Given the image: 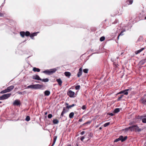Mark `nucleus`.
I'll use <instances>...</instances> for the list:
<instances>
[{"mask_svg":"<svg viewBox=\"0 0 146 146\" xmlns=\"http://www.w3.org/2000/svg\"><path fill=\"white\" fill-rule=\"evenodd\" d=\"M142 103L144 104H146V99H142Z\"/></svg>","mask_w":146,"mask_h":146,"instance_id":"58836bf2","label":"nucleus"},{"mask_svg":"<svg viewBox=\"0 0 146 146\" xmlns=\"http://www.w3.org/2000/svg\"><path fill=\"white\" fill-rule=\"evenodd\" d=\"M65 104H66V105H68V104L67 103H65Z\"/></svg>","mask_w":146,"mask_h":146,"instance_id":"4d7b16f0","label":"nucleus"},{"mask_svg":"<svg viewBox=\"0 0 146 146\" xmlns=\"http://www.w3.org/2000/svg\"><path fill=\"white\" fill-rule=\"evenodd\" d=\"M80 86L79 85L75 87V89L76 90H78L80 88Z\"/></svg>","mask_w":146,"mask_h":146,"instance_id":"79ce46f5","label":"nucleus"},{"mask_svg":"<svg viewBox=\"0 0 146 146\" xmlns=\"http://www.w3.org/2000/svg\"><path fill=\"white\" fill-rule=\"evenodd\" d=\"M52 117V115L51 114H50L48 115V117L49 118H51Z\"/></svg>","mask_w":146,"mask_h":146,"instance_id":"37998d69","label":"nucleus"},{"mask_svg":"<svg viewBox=\"0 0 146 146\" xmlns=\"http://www.w3.org/2000/svg\"><path fill=\"white\" fill-rule=\"evenodd\" d=\"M92 135L93 134L91 133H88L87 135H86V138L88 139L87 140H88L92 138Z\"/></svg>","mask_w":146,"mask_h":146,"instance_id":"9b49d317","label":"nucleus"},{"mask_svg":"<svg viewBox=\"0 0 146 146\" xmlns=\"http://www.w3.org/2000/svg\"><path fill=\"white\" fill-rule=\"evenodd\" d=\"M40 80L42 81V82H47L48 81L49 79L48 78H45V79H41V80Z\"/></svg>","mask_w":146,"mask_h":146,"instance_id":"393cba45","label":"nucleus"},{"mask_svg":"<svg viewBox=\"0 0 146 146\" xmlns=\"http://www.w3.org/2000/svg\"><path fill=\"white\" fill-rule=\"evenodd\" d=\"M83 110H84L86 109V106L85 105L82 106L81 108Z\"/></svg>","mask_w":146,"mask_h":146,"instance_id":"a19ab883","label":"nucleus"},{"mask_svg":"<svg viewBox=\"0 0 146 146\" xmlns=\"http://www.w3.org/2000/svg\"><path fill=\"white\" fill-rule=\"evenodd\" d=\"M82 119H80L78 120L79 122H82Z\"/></svg>","mask_w":146,"mask_h":146,"instance_id":"8fccbe9b","label":"nucleus"},{"mask_svg":"<svg viewBox=\"0 0 146 146\" xmlns=\"http://www.w3.org/2000/svg\"><path fill=\"white\" fill-rule=\"evenodd\" d=\"M56 81L58 82L59 86H61L62 85V82L60 78L56 79Z\"/></svg>","mask_w":146,"mask_h":146,"instance_id":"dca6fc26","label":"nucleus"},{"mask_svg":"<svg viewBox=\"0 0 146 146\" xmlns=\"http://www.w3.org/2000/svg\"><path fill=\"white\" fill-rule=\"evenodd\" d=\"M144 49V48H141V49L137 50V51H135V53L136 54H137L139 53H140V52H141V51H142Z\"/></svg>","mask_w":146,"mask_h":146,"instance_id":"a211bd4d","label":"nucleus"},{"mask_svg":"<svg viewBox=\"0 0 146 146\" xmlns=\"http://www.w3.org/2000/svg\"><path fill=\"white\" fill-rule=\"evenodd\" d=\"M102 129V127H100L99 128V129H100V130H101Z\"/></svg>","mask_w":146,"mask_h":146,"instance_id":"6e6d98bb","label":"nucleus"},{"mask_svg":"<svg viewBox=\"0 0 146 146\" xmlns=\"http://www.w3.org/2000/svg\"><path fill=\"white\" fill-rule=\"evenodd\" d=\"M1 103V102H0V104Z\"/></svg>","mask_w":146,"mask_h":146,"instance_id":"bf43d9fd","label":"nucleus"},{"mask_svg":"<svg viewBox=\"0 0 146 146\" xmlns=\"http://www.w3.org/2000/svg\"><path fill=\"white\" fill-rule=\"evenodd\" d=\"M14 88V86H9L7 88V89L9 92L11 91Z\"/></svg>","mask_w":146,"mask_h":146,"instance_id":"4468645a","label":"nucleus"},{"mask_svg":"<svg viewBox=\"0 0 146 146\" xmlns=\"http://www.w3.org/2000/svg\"><path fill=\"white\" fill-rule=\"evenodd\" d=\"M57 138V136H55L54 137V141L53 142V143L52 144L51 146H53L54 145V143H55L56 141V140Z\"/></svg>","mask_w":146,"mask_h":146,"instance_id":"5701e85b","label":"nucleus"},{"mask_svg":"<svg viewBox=\"0 0 146 146\" xmlns=\"http://www.w3.org/2000/svg\"><path fill=\"white\" fill-rule=\"evenodd\" d=\"M53 122L54 124H57L59 122V121L57 119H56L53 120Z\"/></svg>","mask_w":146,"mask_h":146,"instance_id":"b1692460","label":"nucleus"},{"mask_svg":"<svg viewBox=\"0 0 146 146\" xmlns=\"http://www.w3.org/2000/svg\"><path fill=\"white\" fill-rule=\"evenodd\" d=\"M40 70L39 69L35 67H34L33 68V71L34 72H39Z\"/></svg>","mask_w":146,"mask_h":146,"instance_id":"aec40b11","label":"nucleus"},{"mask_svg":"<svg viewBox=\"0 0 146 146\" xmlns=\"http://www.w3.org/2000/svg\"><path fill=\"white\" fill-rule=\"evenodd\" d=\"M3 14L0 13V17H3Z\"/></svg>","mask_w":146,"mask_h":146,"instance_id":"49530a36","label":"nucleus"},{"mask_svg":"<svg viewBox=\"0 0 146 146\" xmlns=\"http://www.w3.org/2000/svg\"><path fill=\"white\" fill-rule=\"evenodd\" d=\"M123 31L121 32L120 33V34L119 35L118 37H117V39L118 40L119 39V36H122L123 35Z\"/></svg>","mask_w":146,"mask_h":146,"instance_id":"ea45409f","label":"nucleus"},{"mask_svg":"<svg viewBox=\"0 0 146 146\" xmlns=\"http://www.w3.org/2000/svg\"><path fill=\"white\" fill-rule=\"evenodd\" d=\"M11 94H7L3 95L2 96H0V100H4L7 99L11 95Z\"/></svg>","mask_w":146,"mask_h":146,"instance_id":"20e7f679","label":"nucleus"},{"mask_svg":"<svg viewBox=\"0 0 146 146\" xmlns=\"http://www.w3.org/2000/svg\"><path fill=\"white\" fill-rule=\"evenodd\" d=\"M0 93H1V94H4V93H5V92H4V90H3V91H2Z\"/></svg>","mask_w":146,"mask_h":146,"instance_id":"09e8293b","label":"nucleus"},{"mask_svg":"<svg viewBox=\"0 0 146 146\" xmlns=\"http://www.w3.org/2000/svg\"><path fill=\"white\" fill-rule=\"evenodd\" d=\"M75 104H72V105H70V106H67L66 107V108H68V109H69V108H70L74 106H75Z\"/></svg>","mask_w":146,"mask_h":146,"instance_id":"a878e982","label":"nucleus"},{"mask_svg":"<svg viewBox=\"0 0 146 146\" xmlns=\"http://www.w3.org/2000/svg\"><path fill=\"white\" fill-rule=\"evenodd\" d=\"M85 133V131H82L80 133V134L81 135H83L84 133Z\"/></svg>","mask_w":146,"mask_h":146,"instance_id":"a18cd8bd","label":"nucleus"},{"mask_svg":"<svg viewBox=\"0 0 146 146\" xmlns=\"http://www.w3.org/2000/svg\"><path fill=\"white\" fill-rule=\"evenodd\" d=\"M120 111L119 109V108H116L114 111V112L115 113H117L119 112Z\"/></svg>","mask_w":146,"mask_h":146,"instance_id":"bb28decb","label":"nucleus"},{"mask_svg":"<svg viewBox=\"0 0 146 146\" xmlns=\"http://www.w3.org/2000/svg\"><path fill=\"white\" fill-rule=\"evenodd\" d=\"M132 127H135V130H136V131L138 132H140L143 130V129L139 128V127L137 125H134V126Z\"/></svg>","mask_w":146,"mask_h":146,"instance_id":"1a4fd4ad","label":"nucleus"},{"mask_svg":"<svg viewBox=\"0 0 146 146\" xmlns=\"http://www.w3.org/2000/svg\"><path fill=\"white\" fill-rule=\"evenodd\" d=\"M30 117L29 116H27L25 119V120L27 121H29L30 120Z\"/></svg>","mask_w":146,"mask_h":146,"instance_id":"f704fd0d","label":"nucleus"},{"mask_svg":"<svg viewBox=\"0 0 146 146\" xmlns=\"http://www.w3.org/2000/svg\"><path fill=\"white\" fill-rule=\"evenodd\" d=\"M4 91L5 93L9 92L7 89L4 90Z\"/></svg>","mask_w":146,"mask_h":146,"instance_id":"c03bdc74","label":"nucleus"},{"mask_svg":"<svg viewBox=\"0 0 146 146\" xmlns=\"http://www.w3.org/2000/svg\"><path fill=\"white\" fill-rule=\"evenodd\" d=\"M143 117V116H142V117Z\"/></svg>","mask_w":146,"mask_h":146,"instance_id":"052dcab7","label":"nucleus"},{"mask_svg":"<svg viewBox=\"0 0 146 146\" xmlns=\"http://www.w3.org/2000/svg\"><path fill=\"white\" fill-rule=\"evenodd\" d=\"M38 33V32H37L33 33L30 35V36L32 39H33V37L36 36Z\"/></svg>","mask_w":146,"mask_h":146,"instance_id":"ddd939ff","label":"nucleus"},{"mask_svg":"<svg viewBox=\"0 0 146 146\" xmlns=\"http://www.w3.org/2000/svg\"><path fill=\"white\" fill-rule=\"evenodd\" d=\"M18 93L19 94H22V93L21 92H18Z\"/></svg>","mask_w":146,"mask_h":146,"instance_id":"603ef678","label":"nucleus"},{"mask_svg":"<svg viewBox=\"0 0 146 146\" xmlns=\"http://www.w3.org/2000/svg\"><path fill=\"white\" fill-rule=\"evenodd\" d=\"M64 74L66 76L69 78L71 76V73L68 72H64Z\"/></svg>","mask_w":146,"mask_h":146,"instance_id":"f3484780","label":"nucleus"},{"mask_svg":"<svg viewBox=\"0 0 146 146\" xmlns=\"http://www.w3.org/2000/svg\"><path fill=\"white\" fill-rule=\"evenodd\" d=\"M68 109H66L65 107H64L63 108V111L61 113V115H60V117H62L63 116L64 114L68 112Z\"/></svg>","mask_w":146,"mask_h":146,"instance_id":"0eeeda50","label":"nucleus"},{"mask_svg":"<svg viewBox=\"0 0 146 146\" xmlns=\"http://www.w3.org/2000/svg\"><path fill=\"white\" fill-rule=\"evenodd\" d=\"M105 39V38L104 36H102L100 38V40L101 41H103Z\"/></svg>","mask_w":146,"mask_h":146,"instance_id":"473e14b6","label":"nucleus"},{"mask_svg":"<svg viewBox=\"0 0 146 146\" xmlns=\"http://www.w3.org/2000/svg\"><path fill=\"white\" fill-rule=\"evenodd\" d=\"M56 70V69L55 68L51 69L50 70H47L43 72L45 74L50 75L54 73Z\"/></svg>","mask_w":146,"mask_h":146,"instance_id":"f03ea898","label":"nucleus"},{"mask_svg":"<svg viewBox=\"0 0 146 146\" xmlns=\"http://www.w3.org/2000/svg\"><path fill=\"white\" fill-rule=\"evenodd\" d=\"M145 19L146 20V17H145Z\"/></svg>","mask_w":146,"mask_h":146,"instance_id":"13d9d810","label":"nucleus"},{"mask_svg":"<svg viewBox=\"0 0 146 146\" xmlns=\"http://www.w3.org/2000/svg\"><path fill=\"white\" fill-rule=\"evenodd\" d=\"M43 87L42 85L39 84H36L34 85H31L28 86L26 88H32L33 89H38L41 88Z\"/></svg>","mask_w":146,"mask_h":146,"instance_id":"f257e3e1","label":"nucleus"},{"mask_svg":"<svg viewBox=\"0 0 146 146\" xmlns=\"http://www.w3.org/2000/svg\"><path fill=\"white\" fill-rule=\"evenodd\" d=\"M74 92L72 91V90H69L67 93L68 95L71 98H72L74 97Z\"/></svg>","mask_w":146,"mask_h":146,"instance_id":"423d86ee","label":"nucleus"},{"mask_svg":"<svg viewBox=\"0 0 146 146\" xmlns=\"http://www.w3.org/2000/svg\"><path fill=\"white\" fill-rule=\"evenodd\" d=\"M21 104L20 100H15L13 103V105L14 106H19Z\"/></svg>","mask_w":146,"mask_h":146,"instance_id":"6e6552de","label":"nucleus"},{"mask_svg":"<svg viewBox=\"0 0 146 146\" xmlns=\"http://www.w3.org/2000/svg\"><path fill=\"white\" fill-rule=\"evenodd\" d=\"M127 136H125L124 137L122 135L120 136L119 137L116 139H115L114 141V142H116L119 141L120 140H121V142H123L125 141L127 139Z\"/></svg>","mask_w":146,"mask_h":146,"instance_id":"7ed1b4c3","label":"nucleus"},{"mask_svg":"<svg viewBox=\"0 0 146 146\" xmlns=\"http://www.w3.org/2000/svg\"><path fill=\"white\" fill-rule=\"evenodd\" d=\"M45 115H46L47 114V112H45L44 113Z\"/></svg>","mask_w":146,"mask_h":146,"instance_id":"5fc2aeb1","label":"nucleus"},{"mask_svg":"<svg viewBox=\"0 0 146 146\" xmlns=\"http://www.w3.org/2000/svg\"><path fill=\"white\" fill-rule=\"evenodd\" d=\"M123 95H120L117 99V101H119L121 100V99L123 97Z\"/></svg>","mask_w":146,"mask_h":146,"instance_id":"c756f323","label":"nucleus"},{"mask_svg":"<svg viewBox=\"0 0 146 146\" xmlns=\"http://www.w3.org/2000/svg\"><path fill=\"white\" fill-rule=\"evenodd\" d=\"M91 122V121H87V122H85V123H84L83 124V125H84L86 124H90Z\"/></svg>","mask_w":146,"mask_h":146,"instance_id":"2f4dec72","label":"nucleus"},{"mask_svg":"<svg viewBox=\"0 0 146 146\" xmlns=\"http://www.w3.org/2000/svg\"><path fill=\"white\" fill-rule=\"evenodd\" d=\"M25 35L28 36L30 35V33L29 31H27L25 33Z\"/></svg>","mask_w":146,"mask_h":146,"instance_id":"c85d7f7f","label":"nucleus"},{"mask_svg":"<svg viewBox=\"0 0 146 146\" xmlns=\"http://www.w3.org/2000/svg\"><path fill=\"white\" fill-rule=\"evenodd\" d=\"M88 69H85L83 70V72L84 73H87L88 72Z\"/></svg>","mask_w":146,"mask_h":146,"instance_id":"e433bc0d","label":"nucleus"},{"mask_svg":"<svg viewBox=\"0 0 146 146\" xmlns=\"http://www.w3.org/2000/svg\"><path fill=\"white\" fill-rule=\"evenodd\" d=\"M131 89L130 88L124 90L119 92L117 94L124 93V95H127L128 94V92L131 91Z\"/></svg>","mask_w":146,"mask_h":146,"instance_id":"39448f33","label":"nucleus"},{"mask_svg":"<svg viewBox=\"0 0 146 146\" xmlns=\"http://www.w3.org/2000/svg\"><path fill=\"white\" fill-rule=\"evenodd\" d=\"M129 129V127L128 128H126L125 129L126 130H128Z\"/></svg>","mask_w":146,"mask_h":146,"instance_id":"864d4df0","label":"nucleus"},{"mask_svg":"<svg viewBox=\"0 0 146 146\" xmlns=\"http://www.w3.org/2000/svg\"><path fill=\"white\" fill-rule=\"evenodd\" d=\"M146 62V58L143 59L139 62L140 64L141 65H143Z\"/></svg>","mask_w":146,"mask_h":146,"instance_id":"2eb2a0df","label":"nucleus"},{"mask_svg":"<svg viewBox=\"0 0 146 146\" xmlns=\"http://www.w3.org/2000/svg\"><path fill=\"white\" fill-rule=\"evenodd\" d=\"M86 135H85L84 136H82L80 138V140L83 141V140L84 139V138H86Z\"/></svg>","mask_w":146,"mask_h":146,"instance_id":"7c9ffc66","label":"nucleus"},{"mask_svg":"<svg viewBox=\"0 0 146 146\" xmlns=\"http://www.w3.org/2000/svg\"><path fill=\"white\" fill-rule=\"evenodd\" d=\"M113 65L114 67L115 68H116L118 67V65L117 64H116L115 62L113 63Z\"/></svg>","mask_w":146,"mask_h":146,"instance_id":"4c0bfd02","label":"nucleus"},{"mask_svg":"<svg viewBox=\"0 0 146 146\" xmlns=\"http://www.w3.org/2000/svg\"><path fill=\"white\" fill-rule=\"evenodd\" d=\"M44 95L46 96H48L50 94V92L48 90H46L44 92Z\"/></svg>","mask_w":146,"mask_h":146,"instance_id":"6ab92c4d","label":"nucleus"},{"mask_svg":"<svg viewBox=\"0 0 146 146\" xmlns=\"http://www.w3.org/2000/svg\"><path fill=\"white\" fill-rule=\"evenodd\" d=\"M74 113L73 112L70 113L69 115V117L70 118H72L73 117Z\"/></svg>","mask_w":146,"mask_h":146,"instance_id":"4be33fe9","label":"nucleus"},{"mask_svg":"<svg viewBox=\"0 0 146 146\" xmlns=\"http://www.w3.org/2000/svg\"><path fill=\"white\" fill-rule=\"evenodd\" d=\"M20 34L22 37H23L25 36V32L24 31H21L20 32Z\"/></svg>","mask_w":146,"mask_h":146,"instance_id":"412c9836","label":"nucleus"},{"mask_svg":"<svg viewBox=\"0 0 146 146\" xmlns=\"http://www.w3.org/2000/svg\"><path fill=\"white\" fill-rule=\"evenodd\" d=\"M110 122L106 123L104 125V127H106L107 126L109 125H110Z\"/></svg>","mask_w":146,"mask_h":146,"instance_id":"72a5a7b5","label":"nucleus"},{"mask_svg":"<svg viewBox=\"0 0 146 146\" xmlns=\"http://www.w3.org/2000/svg\"><path fill=\"white\" fill-rule=\"evenodd\" d=\"M82 74V68H80L79 69V71L77 74V76L78 77H80Z\"/></svg>","mask_w":146,"mask_h":146,"instance_id":"f8f14e48","label":"nucleus"},{"mask_svg":"<svg viewBox=\"0 0 146 146\" xmlns=\"http://www.w3.org/2000/svg\"><path fill=\"white\" fill-rule=\"evenodd\" d=\"M141 119L143 123H146V118H142Z\"/></svg>","mask_w":146,"mask_h":146,"instance_id":"c9c22d12","label":"nucleus"},{"mask_svg":"<svg viewBox=\"0 0 146 146\" xmlns=\"http://www.w3.org/2000/svg\"><path fill=\"white\" fill-rule=\"evenodd\" d=\"M132 2H133L132 1H129V3H130V4H132Z\"/></svg>","mask_w":146,"mask_h":146,"instance_id":"3c124183","label":"nucleus"},{"mask_svg":"<svg viewBox=\"0 0 146 146\" xmlns=\"http://www.w3.org/2000/svg\"><path fill=\"white\" fill-rule=\"evenodd\" d=\"M133 126H134V125L132 126H130L129 127V129H131V131H133L134 130H135V127H133Z\"/></svg>","mask_w":146,"mask_h":146,"instance_id":"cd10ccee","label":"nucleus"},{"mask_svg":"<svg viewBox=\"0 0 146 146\" xmlns=\"http://www.w3.org/2000/svg\"><path fill=\"white\" fill-rule=\"evenodd\" d=\"M109 115H110L111 116H113V115L114 114L112 113H110L109 114Z\"/></svg>","mask_w":146,"mask_h":146,"instance_id":"de8ad7c7","label":"nucleus"},{"mask_svg":"<svg viewBox=\"0 0 146 146\" xmlns=\"http://www.w3.org/2000/svg\"><path fill=\"white\" fill-rule=\"evenodd\" d=\"M33 78L35 80H41V78H40L39 76L37 75H35L33 76Z\"/></svg>","mask_w":146,"mask_h":146,"instance_id":"9d476101","label":"nucleus"}]
</instances>
